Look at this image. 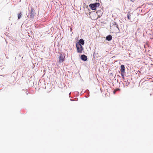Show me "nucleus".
Instances as JSON below:
<instances>
[{
    "label": "nucleus",
    "instance_id": "obj_23",
    "mask_svg": "<svg viewBox=\"0 0 153 153\" xmlns=\"http://www.w3.org/2000/svg\"><path fill=\"white\" fill-rule=\"evenodd\" d=\"M140 72V71H137V72Z\"/></svg>",
    "mask_w": 153,
    "mask_h": 153
},
{
    "label": "nucleus",
    "instance_id": "obj_11",
    "mask_svg": "<svg viewBox=\"0 0 153 153\" xmlns=\"http://www.w3.org/2000/svg\"><path fill=\"white\" fill-rule=\"evenodd\" d=\"M128 80V79H125V78L124 79H123V80L125 82V84L126 86L128 85L130 83V82H129Z\"/></svg>",
    "mask_w": 153,
    "mask_h": 153
},
{
    "label": "nucleus",
    "instance_id": "obj_25",
    "mask_svg": "<svg viewBox=\"0 0 153 153\" xmlns=\"http://www.w3.org/2000/svg\"><path fill=\"white\" fill-rule=\"evenodd\" d=\"M97 1H99V0H96Z\"/></svg>",
    "mask_w": 153,
    "mask_h": 153
},
{
    "label": "nucleus",
    "instance_id": "obj_6",
    "mask_svg": "<svg viewBox=\"0 0 153 153\" xmlns=\"http://www.w3.org/2000/svg\"><path fill=\"white\" fill-rule=\"evenodd\" d=\"M80 59L82 60L84 62L88 60L87 56L84 54H82L81 56Z\"/></svg>",
    "mask_w": 153,
    "mask_h": 153
},
{
    "label": "nucleus",
    "instance_id": "obj_17",
    "mask_svg": "<svg viewBox=\"0 0 153 153\" xmlns=\"http://www.w3.org/2000/svg\"><path fill=\"white\" fill-rule=\"evenodd\" d=\"M115 90L116 91H120V89L119 88H116Z\"/></svg>",
    "mask_w": 153,
    "mask_h": 153
},
{
    "label": "nucleus",
    "instance_id": "obj_1",
    "mask_svg": "<svg viewBox=\"0 0 153 153\" xmlns=\"http://www.w3.org/2000/svg\"><path fill=\"white\" fill-rule=\"evenodd\" d=\"M100 6V4L99 2H95L91 3L89 4V6L92 10H96L97 8Z\"/></svg>",
    "mask_w": 153,
    "mask_h": 153
},
{
    "label": "nucleus",
    "instance_id": "obj_7",
    "mask_svg": "<svg viewBox=\"0 0 153 153\" xmlns=\"http://www.w3.org/2000/svg\"><path fill=\"white\" fill-rule=\"evenodd\" d=\"M112 39V37L111 35H108L106 37L105 39L106 40L109 41H111Z\"/></svg>",
    "mask_w": 153,
    "mask_h": 153
},
{
    "label": "nucleus",
    "instance_id": "obj_14",
    "mask_svg": "<svg viewBox=\"0 0 153 153\" xmlns=\"http://www.w3.org/2000/svg\"><path fill=\"white\" fill-rule=\"evenodd\" d=\"M22 14L21 12H20L19 13L18 15V19H20L22 16Z\"/></svg>",
    "mask_w": 153,
    "mask_h": 153
},
{
    "label": "nucleus",
    "instance_id": "obj_9",
    "mask_svg": "<svg viewBox=\"0 0 153 153\" xmlns=\"http://www.w3.org/2000/svg\"><path fill=\"white\" fill-rule=\"evenodd\" d=\"M120 71L121 72L125 73V67L123 65H122L120 66Z\"/></svg>",
    "mask_w": 153,
    "mask_h": 153
},
{
    "label": "nucleus",
    "instance_id": "obj_10",
    "mask_svg": "<svg viewBox=\"0 0 153 153\" xmlns=\"http://www.w3.org/2000/svg\"><path fill=\"white\" fill-rule=\"evenodd\" d=\"M111 23L112 24V25L114 26L115 27H116L120 31L118 25L115 22L113 21L111 22Z\"/></svg>",
    "mask_w": 153,
    "mask_h": 153
},
{
    "label": "nucleus",
    "instance_id": "obj_18",
    "mask_svg": "<svg viewBox=\"0 0 153 153\" xmlns=\"http://www.w3.org/2000/svg\"><path fill=\"white\" fill-rule=\"evenodd\" d=\"M76 99L77 100H75L76 101H77V100H78L77 98H76ZM70 100L71 101H74V100H73V99H70Z\"/></svg>",
    "mask_w": 153,
    "mask_h": 153
},
{
    "label": "nucleus",
    "instance_id": "obj_12",
    "mask_svg": "<svg viewBox=\"0 0 153 153\" xmlns=\"http://www.w3.org/2000/svg\"><path fill=\"white\" fill-rule=\"evenodd\" d=\"M85 92L86 93V94L85 96V97L86 98H88L89 97V91L87 89L85 91Z\"/></svg>",
    "mask_w": 153,
    "mask_h": 153
},
{
    "label": "nucleus",
    "instance_id": "obj_3",
    "mask_svg": "<svg viewBox=\"0 0 153 153\" xmlns=\"http://www.w3.org/2000/svg\"><path fill=\"white\" fill-rule=\"evenodd\" d=\"M59 54V63H61L65 60V53L62 52H60Z\"/></svg>",
    "mask_w": 153,
    "mask_h": 153
},
{
    "label": "nucleus",
    "instance_id": "obj_24",
    "mask_svg": "<svg viewBox=\"0 0 153 153\" xmlns=\"http://www.w3.org/2000/svg\"><path fill=\"white\" fill-rule=\"evenodd\" d=\"M71 93H70L69 94V96H70V94H71Z\"/></svg>",
    "mask_w": 153,
    "mask_h": 153
},
{
    "label": "nucleus",
    "instance_id": "obj_29",
    "mask_svg": "<svg viewBox=\"0 0 153 153\" xmlns=\"http://www.w3.org/2000/svg\"><path fill=\"white\" fill-rule=\"evenodd\" d=\"M1 90V89H0V90Z\"/></svg>",
    "mask_w": 153,
    "mask_h": 153
},
{
    "label": "nucleus",
    "instance_id": "obj_21",
    "mask_svg": "<svg viewBox=\"0 0 153 153\" xmlns=\"http://www.w3.org/2000/svg\"><path fill=\"white\" fill-rule=\"evenodd\" d=\"M26 92H25V93H26V94H28V91H27V90H26Z\"/></svg>",
    "mask_w": 153,
    "mask_h": 153
},
{
    "label": "nucleus",
    "instance_id": "obj_22",
    "mask_svg": "<svg viewBox=\"0 0 153 153\" xmlns=\"http://www.w3.org/2000/svg\"><path fill=\"white\" fill-rule=\"evenodd\" d=\"M76 92V93H77L78 94H79V92H78V91H77V92Z\"/></svg>",
    "mask_w": 153,
    "mask_h": 153
},
{
    "label": "nucleus",
    "instance_id": "obj_28",
    "mask_svg": "<svg viewBox=\"0 0 153 153\" xmlns=\"http://www.w3.org/2000/svg\"><path fill=\"white\" fill-rule=\"evenodd\" d=\"M125 2H126V0H125Z\"/></svg>",
    "mask_w": 153,
    "mask_h": 153
},
{
    "label": "nucleus",
    "instance_id": "obj_15",
    "mask_svg": "<svg viewBox=\"0 0 153 153\" xmlns=\"http://www.w3.org/2000/svg\"><path fill=\"white\" fill-rule=\"evenodd\" d=\"M130 16H131V14H130V13L128 12L127 15V16H126V18H127L128 19V20H130V19H131V17H130Z\"/></svg>",
    "mask_w": 153,
    "mask_h": 153
},
{
    "label": "nucleus",
    "instance_id": "obj_5",
    "mask_svg": "<svg viewBox=\"0 0 153 153\" xmlns=\"http://www.w3.org/2000/svg\"><path fill=\"white\" fill-rule=\"evenodd\" d=\"M85 44V41L82 39H80L79 41L76 43V45L82 46L84 45Z\"/></svg>",
    "mask_w": 153,
    "mask_h": 153
},
{
    "label": "nucleus",
    "instance_id": "obj_8",
    "mask_svg": "<svg viewBox=\"0 0 153 153\" xmlns=\"http://www.w3.org/2000/svg\"><path fill=\"white\" fill-rule=\"evenodd\" d=\"M96 13L97 14L98 18L102 16L103 13V12L101 10H97V11Z\"/></svg>",
    "mask_w": 153,
    "mask_h": 153
},
{
    "label": "nucleus",
    "instance_id": "obj_26",
    "mask_svg": "<svg viewBox=\"0 0 153 153\" xmlns=\"http://www.w3.org/2000/svg\"><path fill=\"white\" fill-rule=\"evenodd\" d=\"M150 95L151 96V94H150Z\"/></svg>",
    "mask_w": 153,
    "mask_h": 153
},
{
    "label": "nucleus",
    "instance_id": "obj_13",
    "mask_svg": "<svg viewBox=\"0 0 153 153\" xmlns=\"http://www.w3.org/2000/svg\"><path fill=\"white\" fill-rule=\"evenodd\" d=\"M99 56L98 54L97 53H96L94 52L93 54V58L94 59H95L96 58H97Z\"/></svg>",
    "mask_w": 153,
    "mask_h": 153
},
{
    "label": "nucleus",
    "instance_id": "obj_16",
    "mask_svg": "<svg viewBox=\"0 0 153 153\" xmlns=\"http://www.w3.org/2000/svg\"><path fill=\"white\" fill-rule=\"evenodd\" d=\"M125 73H123V72L121 73V75L122 76V78L123 79H124V75H125Z\"/></svg>",
    "mask_w": 153,
    "mask_h": 153
},
{
    "label": "nucleus",
    "instance_id": "obj_4",
    "mask_svg": "<svg viewBox=\"0 0 153 153\" xmlns=\"http://www.w3.org/2000/svg\"><path fill=\"white\" fill-rule=\"evenodd\" d=\"M76 48L77 51L79 53H82V51L84 50V48L82 46L76 45Z\"/></svg>",
    "mask_w": 153,
    "mask_h": 153
},
{
    "label": "nucleus",
    "instance_id": "obj_20",
    "mask_svg": "<svg viewBox=\"0 0 153 153\" xmlns=\"http://www.w3.org/2000/svg\"><path fill=\"white\" fill-rule=\"evenodd\" d=\"M116 91L114 90L113 92V94H115Z\"/></svg>",
    "mask_w": 153,
    "mask_h": 153
},
{
    "label": "nucleus",
    "instance_id": "obj_27",
    "mask_svg": "<svg viewBox=\"0 0 153 153\" xmlns=\"http://www.w3.org/2000/svg\"><path fill=\"white\" fill-rule=\"evenodd\" d=\"M23 90H24V89L22 90V91H23Z\"/></svg>",
    "mask_w": 153,
    "mask_h": 153
},
{
    "label": "nucleus",
    "instance_id": "obj_19",
    "mask_svg": "<svg viewBox=\"0 0 153 153\" xmlns=\"http://www.w3.org/2000/svg\"><path fill=\"white\" fill-rule=\"evenodd\" d=\"M129 0H127L128 1H129ZM131 1L134 2L136 0H130Z\"/></svg>",
    "mask_w": 153,
    "mask_h": 153
},
{
    "label": "nucleus",
    "instance_id": "obj_2",
    "mask_svg": "<svg viewBox=\"0 0 153 153\" xmlns=\"http://www.w3.org/2000/svg\"><path fill=\"white\" fill-rule=\"evenodd\" d=\"M31 9L30 10L29 16H30V18L33 19L36 16V13L34 9L32 7H30Z\"/></svg>",
    "mask_w": 153,
    "mask_h": 153
}]
</instances>
